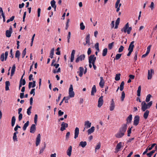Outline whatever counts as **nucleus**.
I'll use <instances>...</instances> for the list:
<instances>
[{"instance_id": "nucleus-51", "label": "nucleus", "mask_w": 157, "mask_h": 157, "mask_svg": "<svg viewBox=\"0 0 157 157\" xmlns=\"http://www.w3.org/2000/svg\"><path fill=\"white\" fill-rule=\"evenodd\" d=\"M4 53H2L1 55L0 59L1 61H3L4 60L5 56Z\"/></svg>"}, {"instance_id": "nucleus-45", "label": "nucleus", "mask_w": 157, "mask_h": 157, "mask_svg": "<svg viewBox=\"0 0 157 157\" xmlns=\"http://www.w3.org/2000/svg\"><path fill=\"white\" fill-rule=\"evenodd\" d=\"M80 29L81 30H83L85 29V26L83 22H82L80 23Z\"/></svg>"}, {"instance_id": "nucleus-55", "label": "nucleus", "mask_w": 157, "mask_h": 157, "mask_svg": "<svg viewBox=\"0 0 157 157\" xmlns=\"http://www.w3.org/2000/svg\"><path fill=\"white\" fill-rule=\"evenodd\" d=\"M13 139L14 141H17V135H15V134H13Z\"/></svg>"}, {"instance_id": "nucleus-32", "label": "nucleus", "mask_w": 157, "mask_h": 157, "mask_svg": "<svg viewBox=\"0 0 157 157\" xmlns=\"http://www.w3.org/2000/svg\"><path fill=\"white\" fill-rule=\"evenodd\" d=\"M51 4L53 8H55V10H56V2L55 0H53L51 2Z\"/></svg>"}, {"instance_id": "nucleus-18", "label": "nucleus", "mask_w": 157, "mask_h": 157, "mask_svg": "<svg viewBox=\"0 0 157 157\" xmlns=\"http://www.w3.org/2000/svg\"><path fill=\"white\" fill-rule=\"evenodd\" d=\"M72 149V146H70L69 147L67 151V154L69 157L71 156V155Z\"/></svg>"}, {"instance_id": "nucleus-5", "label": "nucleus", "mask_w": 157, "mask_h": 157, "mask_svg": "<svg viewBox=\"0 0 157 157\" xmlns=\"http://www.w3.org/2000/svg\"><path fill=\"white\" fill-rule=\"evenodd\" d=\"M61 127L60 128V131H63L66 129V128L68 127V124L64 122H62L61 124Z\"/></svg>"}, {"instance_id": "nucleus-19", "label": "nucleus", "mask_w": 157, "mask_h": 157, "mask_svg": "<svg viewBox=\"0 0 157 157\" xmlns=\"http://www.w3.org/2000/svg\"><path fill=\"white\" fill-rule=\"evenodd\" d=\"M100 78V81L99 82V85L100 86L101 88H103V86H104L105 82L104 80L103 79V77H101Z\"/></svg>"}, {"instance_id": "nucleus-11", "label": "nucleus", "mask_w": 157, "mask_h": 157, "mask_svg": "<svg viewBox=\"0 0 157 157\" xmlns=\"http://www.w3.org/2000/svg\"><path fill=\"white\" fill-rule=\"evenodd\" d=\"M36 124H32L31 126L30 132V133H34L36 130Z\"/></svg>"}, {"instance_id": "nucleus-21", "label": "nucleus", "mask_w": 157, "mask_h": 157, "mask_svg": "<svg viewBox=\"0 0 157 157\" xmlns=\"http://www.w3.org/2000/svg\"><path fill=\"white\" fill-rule=\"evenodd\" d=\"M16 66L15 64H14L13 65L12 69L11 70V73L10 76H12L13 74L14 73L15 71Z\"/></svg>"}, {"instance_id": "nucleus-31", "label": "nucleus", "mask_w": 157, "mask_h": 157, "mask_svg": "<svg viewBox=\"0 0 157 157\" xmlns=\"http://www.w3.org/2000/svg\"><path fill=\"white\" fill-rule=\"evenodd\" d=\"M21 53L20 51L19 50H17L15 53V56L16 58H17L18 60H19V56L20 55Z\"/></svg>"}, {"instance_id": "nucleus-27", "label": "nucleus", "mask_w": 157, "mask_h": 157, "mask_svg": "<svg viewBox=\"0 0 157 157\" xmlns=\"http://www.w3.org/2000/svg\"><path fill=\"white\" fill-rule=\"evenodd\" d=\"M85 39L86 42L90 43V34H89L86 35Z\"/></svg>"}, {"instance_id": "nucleus-44", "label": "nucleus", "mask_w": 157, "mask_h": 157, "mask_svg": "<svg viewBox=\"0 0 157 157\" xmlns=\"http://www.w3.org/2000/svg\"><path fill=\"white\" fill-rule=\"evenodd\" d=\"M125 97V94L124 91H122L121 94V100L123 101Z\"/></svg>"}, {"instance_id": "nucleus-23", "label": "nucleus", "mask_w": 157, "mask_h": 157, "mask_svg": "<svg viewBox=\"0 0 157 157\" xmlns=\"http://www.w3.org/2000/svg\"><path fill=\"white\" fill-rule=\"evenodd\" d=\"M91 125V123H90L89 121H86L85 122L84 125L87 128H90Z\"/></svg>"}, {"instance_id": "nucleus-28", "label": "nucleus", "mask_w": 157, "mask_h": 157, "mask_svg": "<svg viewBox=\"0 0 157 157\" xmlns=\"http://www.w3.org/2000/svg\"><path fill=\"white\" fill-rule=\"evenodd\" d=\"M87 143L86 141H81L79 144V145L81 146L82 147H84L86 145Z\"/></svg>"}, {"instance_id": "nucleus-49", "label": "nucleus", "mask_w": 157, "mask_h": 157, "mask_svg": "<svg viewBox=\"0 0 157 157\" xmlns=\"http://www.w3.org/2000/svg\"><path fill=\"white\" fill-rule=\"evenodd\" d=\"M26 48H25L24 50H23V52H22V58H23L25 54H26Z\"/></svg>"}, {"instance_id": "nucleus-43", "label": "nucleus", "mask_w": 157, "mask_h": 157, "mask_svg": "<svg viewBox=\"0 0 157 157\" xmlns=\"http://www.w3.org/2000/svg\"><path fill=\"white\" fill-rule=\"evenodd\" d=\"M124 81H122L120 85V90L121 91H122L124 89Z\"/></svg>"}, {"instance_id": "nucleus-59", "label": "nucleus", "mask_w": 157, "mask_h": 157, "mask_svg": "<svg viewBox=\"0 0 157 157\" xmlns=\"http://www.w3.org/2000/svg\"><path fill=\"white\" fill-rule=\"evenodd\" d=\"M95 48L96 49L98 50V51H99V44L98 43H97L95 44Z\"/></svg>"}, {"instance_id": "nucleus-26", "label": "nucleus", "mask_w": 157, "mask_h": 157, "mask_svg": "<svg viewBox=\"0 0 157 157\" xmlns=\"http://www.w3.org/2000/svg\"><path fill=\"white\" fill-rule=\"evenodd\" d=\"M132 118V114L130 115L127 118V124L130 123L131 122Z\"/></svg>"}, {"instance_id": "nucleus-56", "label": "nucleus", "mask_w": 157, "mask_h": 157, "mask_svg": "<svg viewBox=\"0 0 157 157\" xmlns=\"http://www.w3.org/2000/svg\"><path fill=\"white\" fill-rule=\"evenodd\" d=\"M152 101H150L148 103H147V105L148 107V108H149L151 107V106L152 105Z\"/></svg>"}, {"instance_id": "nucleus-63", "label": "nucleus", "mask_w": 157, "mask_h": 157, "mask_svg": "<svg viewBox=\"0 0 157 157\" xmlns=\"http://www.w3.org/2000/svg\"><path fill=\"white\" fill-rule=\"evenodd\" d=\"M18 120L19 121H21L22 118V113L18 114Z\"/></svg>"}, {"instance_id": "nucleus-41", "label": "nucleus", "mask_w": 157, "mask_h": 157, "mask_svg": "<svg viewBox=\"0 0 157 157\" xmlns=\"http://www.w3.org/2000/svg\"><path fill=\"white\" fill-rule=\"evenodd\" d=\"M69 96L70 97L72 98L74 96L75 93L73 91H69Z\"/></svg>"}, {"instance_id": "nucleus-35", "label": "nucleus", "mask_w": 157, "mask_h": 157, "mask_svg": "<svg viewBox=\"0 0 157 157\" xmlns=\"http://www.w3.org/2000/svg\"><path fill=\"white\" fill-rule=\"evenodd\" d=\"M141 91V86H140L138 88L137 90V95L138 96H140V92Z\"/></svg>"}, {"instance_id": "nucleus-42", "label": "nucleus", "mask_w": 157, "mask_h": 157, "mask_svg": "<svg viewBox=\"0 0 157 157\" xmlns=\"http://www.w3.org/2000/svg\"><path fill=\"white\" fill-rule=\"evenodd\" d=\"M155 150H152L151 151L150 153H147V155L148 156V157H151L152 155L155 153Z\"/></svg>"}, {"instance_id": "nucleus-13", "label": "nucleus", "mask_w": 157, "mask_h": 157, "mask_svg": "<svg viewBox=\"0 0 157 157\" xmlns=\"http://www.w3.org/2000/svg\"><path fill=\"white\" fill-rule=\"evenodd\" d=\"M115 108V103L113 100L112 99L110 105L109 107V109L110 111H113Z\"/></svg>"}, {"instance_id": "nucleus-46", "label": "nucleus", "mask_w": 157, "mask_h": 157, "mask_svg": "<svg viewBox=\"0 0 157 157\" xmlns=\"http://www.w3.org/2000/svg\"><path fill=\"white\" fill-rule=\"evenodd\" d=\"M121 74H117L116 75V77H115V80L116 81H118L120 80V76Z\"/></svg>"}, {"instance_id": "nucleus-34", "label": "nucleus", "mask_w": 157, "mask_h": 157, "mask_svg": "<svg viewBox=\"0 0 157 157\" xmlns=\"http://www.w3.org/2000/svg\"><path fill=\"white\" fill-rule=\"evenodd\" d=\"M107 48H105L103 50L102 53V55L103 56H106L107 53Z\"/></svg>"}, {"instance_id": "nucleus-30", "label": "nucleus", "mask_w": 157, "mask_h": 157, "mask_svg": "<svg viewBox=\"0 0 157 157\" xmlns=\"http://www.w3.org/2000/svg\"><path fill=\"white\" fill-rule=\"evenodd\" d=\"M29 124V121H27L25 123L23 127V129L24 131L26 130L27 127L28 126Z\"/></svg>"}, {"instance_id": "nucleus-48", "label": "nucleus", "mask_w": 157, "mask_h": 157, "mask_svg": "<svg viewBox=\"0 0 157 157\" xmlns=\"http://www.w3.org/2000/svg\"><path fill=\"white\" fill-rule=\"evenodd\" d=\"M114 44V42H113L112 43H110L108 44V48L110 50L112 49L113 47V45Z\"/></svg>"}, {"instance_id": "nucleus-52", "label": "nucleus", "mask_w": 157, "mask_h": 157, "mask_svg": "<svg viewBox=\"0 0 157 157\" xmlns=\"http://www.w3.org/2000/svg\"><path fill=\"white\" fill-rule=\"evenodd\" d=\"M37 118L38 116L37 114H36L35 115L34 118V122L35 124H36L37 121Z\"/></svg>"}, {"instance_id": "nucleus-17", "label": "nucleus", "mask_w": 157, "mask_h": 157, "mask_svg": "<svg viewBox=\"0 0 157 157\" xmlns=\"http://www.w3.org/2000/svg\"><path fill=\"white\" fill-rule=\"evenodd\" d=\"M75 51L74 50H73L71 52L70 59V61L71 62H73L74 59V56L75 54Z\"/></svg>"}, {"instance_id": "nucleus-1", "label": "nucleus", "mask_w": 157, "mask_h": 157, "mask_svg": "<svg viewBox=\"0 0 157 157\" xmlns=\"http://www.w3.org/2000/svg\"><path fill=\"white\" fill-rule=\"evenodd\" d=\"M127 128V124H123L119 129V132L115 135V136L120 138L122 137L124 135Z\"/></svg>"}, {"instance_id": "nucleus-62", "label": "nucleus", "mask_w": 157, "mask_h": 157, "mask_svg": "<svg viewBox=\"0 0 157 157\" xmlns=\"http://www.w3.org/2000/svg\"><path fill=\"white\" fill-rule=\"evenodd\" d=\"M35 89L33 88L32 89L31 91L30 92V94H33V95H35Z\"/></svg>"}, {"instance_id": "nucleus-2", "label": "nucleus", "mask_w": 157, "mask_h": 157, "mask_svg": "<svg viewBox=\"0 0 157 157\" xmlns=\"http://www.w3.org/2000/svg\"><path fill=\"white\" fill-rule=\"evenodd\" d=\"M132 29V27H129V23H127L125 26L122 29L121 31L122 32L124 31V33H126L127 32L128 34H130L131 31Z\"/></svg>"}, {"instance_id": "nucleus-36", "label": "nucleus", "mask_w": 157, "mask_h": 157, "mask_svg": "<svg viewBox=\"0 0 157 157\" xmlns=\"http://www.w3.org/2000/svg\"><path fill=\"white\" fill-rule=\"evenodd\" d=\"M54 54V48L52 49L50 51L49 57L51 58H53V56Z\"/></svg>"}, {"instance_id": "nucleus-6", "label": "nucleus", "mask_w": 157, "mask_h": 157, "mask_svg": "<svg viewBox=\"0 0 157 157\" xmlns=\"http://www.w3.org/2000/svg\"><path fill=\"white\" fill-rule=\"evenodd\" d=\"M85 55L84 54H82L80 55L79 56H78L75 60V62L76 63H78L79 61H82L84 60L85 58Z\"/></svg>"}, {"instance_id": "nucleus-14", "label": "nucleus", "mask_w": 157, "mask_h": 157, "mask_svg": "<svg viewBox=\"0 0 157 157\" xmlns=\"http://www.w3.org/2000/svg\"><path fill=\"white\" fill-rule=\"evenodd\" d=\"M79 133V129L78 127H76L75 130V139H76L78 137Z\"/></svg>"}, {"instance_id": "nucleus-60", "label": "nucleus", "mask_w": 157, "mask_h": 157, "mask_svg": "<svg viewBox=\"0 0 157 157\" xmlns=\"http://www.w3.org/2000/svg\"><path fill=\"white\" fill-rule=\"evenodd\" d=\"M101 147V145L100 144H98L96 147L95 148V151H96L97 150L99 149Z\"/></svg>"}, {"instance_id": "nucleus-39", "label": "nucleus", "mask_w": 157, "mask_h": 157, "mask_svg": "<svg viewBox=\"0 0 157 157\" xmlns=\"http://www.w3.org/2000/svg\"><path fill=\"white\" fill-rule=\"evenodd\" d=\"M151 97V95L150 94H148L147 95L146 99V102H148L150 101V99Z\"/></svg>"}, {"instance_id": "nucleus-33", "label": "nucleus", "mask_w": 157, "mask_h": 157, "mask_svg": "<svg viewBox=\"0 0 157 157\" xmlns=\"http://www.w3.org/2000/svg\"><path fill=\"white\" fill-rule=\"evenodd\" d=\"M149 113V111L148 110H146L144 114V117L145 119H147V118Z\"/></svg>"}, {"instance_id": "nucleus-12", "label": "nucleus", "mask_w": 157, "mask_h": 157, "mask_svg": "<svg viewBox=\"0 0 157 157\" xmlns=\"http://www.w3.org/2000/svg\"><path fill=\"white\" fill-rule=\"evenodd\" d=\"M41 135L40 134H38L36 139V146H37L40 143V141Z\"/></svg>"}, {"instance_id": "nucleus-37", "label": "nucleus", "mask_w": 157, "mask_h": 157, "mask_svg": "<svg viewBox=\"0 0 157 157\" xmlns=\"http://www.w3.org/2000/svg\"><path fill=\"white\" fill-rule=\"evenodd\" d=\"M46 147V144L44 142V146L43 147L41 148L40 149V151H39V154H40L43 152L44 151Z\"/></svg>"}, {"instance_id": "nucleus-10", "label": "nucleus", "mask_w": 157, "mask_h": 157, "mask_svg": "<svg viewBox=\"0 0 157 157\" xmlns=\"http://www.w3.org/2000/svg\"><path fill=\"white\" fill-rule=\"evenodd\" d=\"M141 109L143 111H145L146 109H148V107L144 101H143L141 103Z\"/></svg>"}, {"instance_id": "nucleus-40", "label": "nucleus", "mask_w": 157, "mask_h": 157, "mask_svg": "<svg viewBox=\"0 0 157 157\" xmlns=\"http://www.w3.org/2000/svg\"><path fill=\"white\" fill-rule=\"evenodd\" d=\"M122 55L121 54H117L115 58L114 59V60H118L121 57Z\"/></svg>"}, {"instance_id": "nucleus-4", "label": "nucleus", "mask_w": 157, "mask_h": 157, "mask_svg": "<svg viewBox=\"0 0 157 157\" xmlns=\"http://www.w3.org/2000/svg\"><path fill=\"white\" fill-rule=\"evenodd\" d=\"M13 32V29L12 26H11L9 30H7L6 31V36L7 37H10L11 36V34Z\"/></svg>"}, {"instance_id": "nucleus-24", "label": "nucleus", "mask_w": 157, "mask_h": 157, "mask_svg": "<svg viewBox=\"0 0 157 157\" xmlns=\"http://www.w3.org/2000/svg\"><path fill=\"white\" fill-rule=\"evenodd\" d=\"M95 130V128L94 126L90 128L89 129L88 131V133L89 135L91 134L94 132Z\"/></svg>"}, {"instance_id": "nucleus-47", "label": "nucleus", "mask_w": 157, "mask_h": 157, "mask_svg": "<svg viewBox=\"0 0 157 157\" xmlns=\"http://www.w3.org/2000/svg\"><path fill=\"white\" fill-rule=\"evenodd\" d=\"M132 127L131 128H129L128 129V130L127 131V132H128L127 136H130V134L131 133L132 128Z\"/></svg>"}, {"instance_id": "nucleus-25", "label": "nucleus", "mask_w": 157, "mask_h": 157, "mask_svg": "<svg viewBox=\"0 0 157 157\" xmlns=\"http://www.w3.org/2000/svg\"><path fill=\"white\" fill-rule=\"evenodd\" d=\"M5 85H6V86H5L6 90V91L9 90V86L10 85V82L9 81H6L5 82Z\"/></svg>"}, {"instance_id": "nucleus-29", "label": "nucleus", "mask_w": 157, "mask_h": 157, "mask_svg": "<svg viewBox=\"0 0 157 157\" xmlns=\"http://www.w3.org/2000/svg\"><path fill=\"white\" fill-rule=\"evenodd\" d=\"M16 121V118L15 116H13L11 119V126L13 127L15 124Z\"/></svg>"}, {"instance_id": "nucleus-58", "label": "nucleus", "mask_w": 157, "mask_h": 157, "mask_svg": "<svg viewBox=\"0 0 157 157\" xmlns=\"http://www.w3.org/2000/svg\"><path fill=\"white\" fill-rule=\"evenodd\" d=\"M64 114V112L62 111L61 110H59L58 111V115L59 116H61Z\"/></svg>"}, {"instance_id": "nucleus-8", "label": "nucleus", "mask_w": 157, "mask_h": 157, "mask_svg": "<svg viewBox=\"0 0 157 157\" xmlns=\"http://www.w3.org/2000/svg\"><path fill=\"white\" fill-rule=\"evenodd\" d=\"M140 121V117L139 116L137 115L135 117L133 124L135 126H137L139 123Z\"/></svg>"}, {"instance_id": "nucleus-57", "label": "nucleus", "mask_w": 157, "mask_h": 157, "mask_svg": "<svg viewBox=\"0 0 157 157\" xmlns=\"http://www.w3.org/2000/svg\"><path fill=\"white\" fill-rule=\"evenodd\" d=\"M156 144H152L151 147H148V150L149 151H150V150H151L152 148H153L156 145Z\"/></svg>"}, {"instance_id": "nucleus-15", "label": "nucleus", "mask_w": 157, "mask_h": 157, "mask_svg": "<svg viewBox=\"0 0 157 157\" xmlns=\"http://www.w3.org/2000/svg\"><path fill=\"white\" fill-rule=\"evenodd\" d=\"M134 41H132L131 42L129 46V47L128 49V50H130L133 51L134 47Z\"/></svg>"}, {"instance_id": "nucleus-7", "label": "nucleus", "mask_w": 157, "mask_h": 157, "mask_svg": "<svg viewBox=\"0 0 157 157\" xmlns=\"http://www.w3.org/2000/svg\"><path fill=\"white\" fill-rule=\"evenodd\" d=\"M154 70L151 69L150 70H148L147 73V78L148 79H151L152 76V74L154 73Z\"/></svg>"}, {"instance_id": "nucleus-50", "label": "nucleus", "mask_w": 157, "mask_h": 157, "mask_svg": "<svg viewBox=\"0 0 157 157\" xmlns=\"http://www.w3.org/2000/svg\"><path fill=\"white\" fill-rule=\"evenodd\" d=\"M138 53V51H136L135 52V56L134 57V59L135 60V61H136L137 60V55Z\"/></svg>"}, {"instance_id": "nucleus-20", "label": "nucleus", "mask_w": 157, "mask_h": 157, "mask_svg": "<svg viewBox=\"0 0 157 157\" xmlns=\"http://www.w3.org/2000/svg\"><path fill=\"white\" fill-rule=\"evenodd\" d=\"M79 71L77 72L78 73H79L78 75L79 76L81 77L83 75V72L84 71V68L82 67H79Z\"/></svg>"}, {"instance_id": "nucleus-16", "label": "nucleus", "mask_w": 157, "mask_h": 157, "mask_svg": "<svg viewBox=\"0 0 157 157\" xmlns=\"http://www.w3.org/2000/svg\"><path fill=\"white\" fill-rule=\"evenodd\" d=\"M121 144L122 142H120L118 144H117L116 147L115 148V150H116L117 152H116V151H115V153H117L119 151L121 147Z\"/></svg>"}, {"instance_id": "nucleus-61", "label": "nucleus", "mask_w": 157, "mask_h": 157, "mask_svg": "<svg viewBox=\"0 0 157 157\" xmlns=\"http://www.w3.org/2000/svg\"><path fill=\"white\" fill-rule=\"evenodd\" d=\"M40 11L41 9L40 8H38L37 9V16L38 17L40 16Z\"/></svg>"}, {"instance_id": "nucleus-3", "label": "nucleus", "mask_w": 157, "mask_h": 157, "mask_svg": "<svg viewBox=\"0 0 157 157\" xmlns=\"http://www.w3.org/2000/svg\"><path fill=\"white\" fill-rule=\"evenodd\" d=\"M94 56V55H92L89 57V63H92V65L95 64L96 59V57Z\"/></svg>"}, {"instance_id": "nucleus-64", "label": "nucleus", "mask_w": 157, "mask_h": 157, "mask_svg": "<svg viewBox=\"0 0 157 157\" xmlns=\"http://www.w3.org/2000/svg\"><path fill=\"white\" fill-rule=\"evenodd\" d=\"M70 135V132H67L66 136V139L68 140L69 138V136Z\"/></svg>"}, {"instance_id": "nucleus-38", "label": "nucleus", "mask_w": 157, "mask_h": 157, "mask_svg": "<svg viewBox=\"0 0 157 157\" xmlns=\"http://www.w3.org/2000/svg\"><path fill=\"white\" fill-rule=\"evenodd\" d=\"M32 107L31 106H30L27 110V113L28 115H30L31 113V109H32Z\"/></svg>"}, {"instance_id": "nucleus-53", "label": "nucleus", "mask_w": 157, "mask_h": 157, "mask_svg": "<svg viewBox=\"0 0 157 157\" xmlns=\"http://www.w3.org/2000/svg\"><path fill=\"white\" fill-rule=\"evenodd\" d=\"M124 48V47L123 46L121 45L118 49V52L119 53L122 52Z\"/></svg>"}, {"instance_id": "nucleus-22", "label": "nucleus", "mask_w": 157, "mask_h": 157, "mask_svg": "<svg viewBox=\"0 0 157 157\" xmlns=\"http://www.w3.org/2000/svg\"><path fill=\"white\" fill-rule=\"evenodd\" d=\"M96 92V87L95 85H94L92 88L91 91V95H94V93Z\"/></svg>"}, {"instance_id": "nucleus-9", "label": "nucleus", "mask_w": 157, "mask_h": 157, "mask_svg": "<svg viewBox=\"0 0 157 157\" xmlns=\"http://www.w3.org/2000/svg\"><path fill=\"white\" fill-rule=\"evenodd\" d=\"M103 96H101L98 99V107L100 108L102 105L103 103Z\"/></svg>"}, {"instance_id": "nucleus-54", "label": "nucleus", "mask_w": 157, "mask_h": 157, "mask_svg": "<svg viewBox=\"0 0 157 157\" xmlns=\"http://www.w3.org/2000/svg\"><path fill=\"white\" fill-rule=\"evenodd\" d=\"M71 33L70 32H68V35L67 37V42L68 43H69L70 42V39L71 37Z\"/></svg>"}]
</instances>
